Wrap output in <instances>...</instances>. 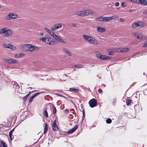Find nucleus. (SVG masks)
Returning <instances> with one entry per match:
<instances>
[{
  "label": "nucleus",
  "instance_id": "1",
  "mask_svg": "<svg viewBox=\"0 0 147 147\" xmlns=\"http://www.w3.org/2000/svg\"><path fill=\"white\" fill-rule=\"evenodd\" d=\"M34 46H32L30 44L25 45L23 46L24 50L26 51H32L34 50Z\"/></svg>",
  "mask_w": 147,
  "mask_h": 147
},
{
  "label": "nucleus",
  "instance_id": "2",
  "mask_svg": "<svg viewBox=\"0 0 147 147\" xmlns=\"http://www.w3.org/2000/svg\"><path fill=\"white\" fill-rule=\"evenodd\" d=\"M89 106L91 108H93L97 105V100L95 98L91 99L88 102Z\"/></svg>",
  "mask_w": 147,
  "mask_h": 147
},
{
  "label": "nucleus",
  "instance_id": "3",
  "mask_svg": "<svg viewBox=\"0 0 147 147\" xmlns=\"http://www.w3.org/2000/svg\"><path fill=\"white\" fill-rule=\"evenodd\" d=\"M17 18V16L15 14L10 13L5 17V19L8 20L12 19H16Z\"/></svg>",
  "mask_w": 147,
  "mask_h": 147
},
{
  "label": "nucleus",
  "instance_id": "4",
  "mask_svg": "<svg viewBox=\"0 0 147 147\" xmlns=\"http://www.w3.org/2000/svg\"><path fill=\"white\" fill-rule=\"evenodd\" d=\"M3 61L4 62L9 64L18 63H19L18 61L12 59H4Z\"/></svg>",
  "mask_w": 147,
  "mask_h": 147
},
{
  "label": "nucleus",
  "instance_id": "5",
  "mask_svg": "<svg viewBox=\"0 0 147 147\" xmlns=\"http://www.w3.org/2000/svg\"><path fill=\"white\" fill-rule=\"evenodd\" d=\"M2 46L5 48H8L13 50L16 49L15 47L10 43L8 44L4 43L2 45Z\"/></svg>",
  "mask_w": 147,
  "mask_h": 147
},
{
  "label": "nucleus",
  "instance_id": "6",
  "mask_svg": "<svg viewBox=\"0 0 147 147\" xmlns=\"http://www.w3.org/2000/svg\"><path fill=\"white\" fill-rule=\"evenodd\" d=\"M88 42L94 45H98L99 44L98 42L94 38L91 36L88 41Z\"/></svg>",
  "mask_w": 147,
  "mask_h": 147
},
{
  "label": "nucleus",
  "instance_id": "7",
  "mask_svg": "<svg viewBox=\"0 0 147 147\" xmlns=\"http://www.w3.org/2000/svg\"><path fill=\"white\" fill-rule=\"evenodd\" d=\"M145 24L142 22H138L133 24H132V27L135 28L137 27H142L144 26Z\"/></svg>",
  "mask_w": 147,
  "mask_h": 147
},
{
  "label": "nucleus",
  "instance_id": "8",
  "mask_svg": "<svg viewBox=\"0 0 147 147\" xmlns=\"http://www.w3.org/2000/svg\"><path fill=\"white\" fill-rule=\"evenodd\" d=\"M107 17H105L103 16H101L99 17H96L95 18L96 21H99L103 22H107Z\"/></svg>",
  "mask_w": 147,
  "mask_h": 147
},
{
  "label": "nucleus",
  "instance_id": "9",
  "mask_svg": "<svg viewBox=\"0 0 147 147\" xmlns=\"http://www.w3.org/2000/svg\"><path fill=\"white\" fill-rule=\"evenodd\" d=\"M53 41L54 40L53 38L47 37L46 43L49 45H53L55 44V42Z\"/></svg>",
  "mask_w": 147,
  "mask_h": 147
},
{
  "label": "nucleus",
  "instance_id": "10",
  "mask_svg": "<svg viewBox=\"0 0 147 147\" xmlns=\"http://www.w3.org/2000/svg\"><path fill=\"white\" fill-rule=\"evenodd\" d=\"M78 127V126L77 125H75L74 127L71 129H70L67 132V135H69L74 131H75L76 129Z\"/></svg>",
  "mask_w": 147,
  "mask_h": 147
},
{
  "label": "nucleus",
  "instance_id": "11",
  "mask_svg": "<svg viewBox=\"0 0 147 147\" xmlns=\"http://www.w3.org/2000/svg\"><path fill=\"white\" fill-rule=\"evenodd\" d=\"M94 13L93 11L90 10H85L84 11L83 14L84 16H88L89 15L93 14Z\"/></svg>",
  "mask_w": 147,
  "mask_h": 147
},
{
  "label": "nucleus",
  "instance_id": "12",
  "mask_svg": "<svg viewBox=\"0 0 147 147\" xmlns=\"http://www.w3.org/2000/svg\"><path fill=\"white\" fill-rule=\"evenodd\" d=\"M52 127L54 131H56L58 130V127L57 126L56 121L55 120L52 123Z\"/></svg>",
  "mask_w": 147,
  "mask_h": 147
},
{
  "label": "nucleus",
  "instance_id": "13",
  "mask_svg": "<svg viewBox=\"0 0 147 147\" xmlns=\"http://www.w3.org/2000/svg\"><path fill=\"white\" fill-rule=\"evenodd\" d=\"M62 26V25L61 24H55L53 28H52V30L53 31H54L57 30L58 29L61 28Z\"/></svg>",
  "mask_w": 147,
  "mask_h": 147
},
{
  "label": "nucleus",
  "instance_id": "14",
  "mask_svg": "<svg viewBox=\"0 0 147 147\" xmlns=\"http://www.w3.org/2000/svg\"><path fill=\"white\" fill-rule=\"evenodd\" d=\"M100 56L99 57V59L101 60H105L109 59L111 58V57L106 56L104 55H100Z\"/></svg>",
  "mask_w": 147,
  "mask_h": 147
},
{
  "label": "nucleus",
  "instance_id": "15",
  "mask_svg": "<svg viewBox=\"0 0 147 147\" xmlns=\"http://www.w3.org/2000/svg\"><path fill=\"white\" fill-rule=\"evenodd\" d=\"M12 33V31L11 29H7L5 34H4V36H8L11 34Z\"/></svg>",
  "mask_w": 147,
  "mask_h": 147
},
{
  "label": "nucleus",
  "instance_id": "16",
  "mask_svg": "<svg viewBox=\"0 0 147 147\" xmlns=\"http://www.w3.org/2000/svg\"><path fill=\"white\" fill-rule=\"evenodd\" d=\"M97 30L98 32L101 33L104 32L106 30L105 28L100 26L98 27Z\"/></svg>",
  "mask_w": 147,
  "mask_h": 147
},
{
  "label": "nucleus",
  "instance_id": "17",
  "mask_svg": "<svg viewBox=\"0 0 147 147\" xmlns=\"http://www.w3.org/2000/svg\"><path fill=\"white\" fill-rule=\"evenodd\" d=\"M63 52L66 54L67 55L69 56H71V53L68 50L66 49H64L63 50Z\"/></svg>",
  "mask_w": 147,
  "mask_h": 147
},
{
  "label": "nucleus",
  "instance_id": "18",
  "mask_svg": "<svg viewBox=\"0 0 147 147\" xmlns=\"http://www.w3.org/2000/svg\"><path fill=\"white\" fill-rule=\"evenodd\" d=\"M25 55V54L24 53H20L17 54L15 55V57L16 58H19L21 57L24 56Z\"/></svg>",
  "mask_w": 147,
  "mask_h": 147
},
{
  "label": "nucleus",
  "instance_id": "19",
  "mask_svg": "<svg viewBox=\"0 0 147 147\" xmlns=\"http://www.w3.org/2000/svg\"><path fill=\"white\" fill-rule=\"evenodd\" d=\"M69 91L70 92H74L75 93H78L79 91V90L76 89L75 88H70L69 89Z\"/></svg>",
  "mask_w": 147,
  "mask_h": 147
},
{
  "label": "nucleus",
  "instance_id": "20",
  "mask_svg": "<svg viewBox=\"0 0 147 147\" xmlns=\"http://www.w3.org/2000/svg\"><path fill=\"white\" fill-rule=\"evenodd\" d=\"M75 15L82 17L84 16L83 13L82 11H80L76 12L75 14H74V15Z\"/></svg>",
  "mask_w": 147,
  "mask_h": 147
},
{
  "label": "nucleus",
  "instance_id": "21",
  "mask_svg": "<svg viewBox=\"0 0 147 147\" xmlns=\"http://www.w3.org/2000/svg\"><path fill=\"white\" fill-rule=\"evenodd\" d=\"M82 36L88 42L91 36L84 34Z\"/></svg>",
  "mask_w": 147,
  "mask_h": 147
},
{
  "label": "nucleus",
  "instance_id": "22",
  "mask_svg": "<svg viewBox=\"0 0 147 147\" xmlns=\"http://www.w3.org/2000/svg\"><path fill=\"white\" fill-rule=\"evenodd\" d=\"M7 28H5L1 29L0 30V34H5L6 32V30H7Z\"/></svg>",
  "mask_w": 147,
  "mask_h": 147
},
{
  "label": "nucleus",
  "instance_id": "23",
  "mask_svg": "<svg viewBox=\"0 0 147 147\" xmlns=\"http://www.w3.org/2000/svg\"><path fill=\"white\" fill-rule=\"evenodd\" d=\"M129 49L128 48H121V53H125L129 51Z\"/></svg>",
  "mask_w": 147,
  "mask_h": 147
},
{
  "label": "nucleus",
  "instance_id": "24",
  "mask_svg": "<svg viewBox=\"0 0 147 147\" xmlns=\"http://www.w3.org/2000/svg\"><path fill=\"white\" fill-rule=\"evenodd\" d=\"M135 36L138 39H141L142 37V35L140 33H136L134 34Z\"/></svg>",
  "mask_w": 147,
  "mask_h": 147
},
{
  "label": "nucleus",
  "instance_id": "25",
  "mask_svg": "<svg viewBox=\"0 0 147 147\" xmlns=\"http://www.w3.org/2000/svg\"><path fill=\"white\" fill-rule=\"evenodd\" d=\"M43 113L46 117H48V115L47 111V108H46L44 109V110L43 111Z\"/></svg>",
  "mask_w": 147,
  "mask_h": 147
},
{
  "label": "nucleus",
  "instance_id": "26",
  "mask_svg": "<svg viewBox=\"0 0 147 147\" xmlns=\"http://www.w3.org/2000/svg\"><path fill=\"white\" fill-rule=\"evenodd\" d=\"M132 102V100L131 99H127L126 100V105L127 106H129L131 103Z\"/></svg>",
  "mask_w": 147,
  "mask_h": 147
},
{
  "label": "nucleus",
  "instance_id": "27",
  "mask_svg": "<svg viewBox=\"0 0 147 147\" xmlns=\"http://www.w3.org/2000/svg\"><path fill=\"white\" fill-rule=\"evenodd\" d=\"M14 129H12L9 132V137H10V139L11 140H12V136L13 132L14 131Z\"/></svg>",
  "mask_w": 147,
  "mask_h": 147
},
{
  "label": "nucleus",
  "instance_id": "28",
  "mask_svg": "<svg viewBox=\"0 0 147 147\" xmlns=\"http://www.w3.org/2000/svg\"><path fill=\"white\" fill-rule=\"evenodd\" d=\"M48 130V125L47 124H45V128L44 134H45Z\"/></svg>",
  "mask_w": 147,
  "mask_h": 147
},
{
  "label": "nucleus",
  "instance_id": "29",
  "mask_svg": "<svg viewBox=\"0 0 147 147\" xmlns=\"http://www.w3.org/2000/svg\"><path fill=\"white\" fill-rule=\"evenodd\" d=\"M57 40L61 43H65V42L59 37Z\"/></svg>",
  "mask_w": 147,
  "mask_h": 147
},
{
  "label": "nucleus",
  "instance_id": "30",
  "mask_svg": "<svg viewBox=\"0 0 147 147\" xmlns=\"http://www.w3.org/2000/svg\"><path fill=\"white\" fill-rule=\"evenodd\" d=\"M31 93V92H30L29 93L27 94L26 96L23 98L22 100H24V101H25Z\"/></svg>",
  "mask_w": 147,
  "mask_h": 147
},
{
  "label": "nucleus",
  "instance_id": "31",
  "mask_svg": "<svg viewBox=\"0 0 147 147\" xmlns=\"http://www.w3.org/2000/svg\"><path fill=\"white\" fill-rule=\"evenodd\" d=\"M58 131L60 135H65V132L63 131L62 130L60 129H59Z\"/></svg>",
  "mask_w": 147,
  "mask_h": 147
},
{
  "label": "nucleus",
  "instance_id": "32",
  "mask_svg": "<svg viewBox=\"0 0 147 147\" xmlns=\"http://www.w3.org/2000/svg\"><path fill=\"white\" fill-rule=\"evenodd\" d=\"M45 92H37V93H35L33 95V96L34 97H36L37 96L40 94H42V93H43Z\"/></svg>",
  "mask_w": 147,
  "mask_h": 147
},
{
  "label": "nucleus",
  "instance_id": "33",
  "mask_svg": "<svg viewBox=\"0 0 147 147\" xmlns=\"http://www.w3.org/2000/svg\"><path fill=\"white\" fill-rule=\"evenodd\" d=\"M52 109L53 110V114H55L57 110L56 108L54 105H53Z\"/></svg>",
  "mask_w": 147,
  "mask_h": 147
},
{
  "label": "nucleus",
  "instance_id": "34",
  "mask_svg": "<svg viewBox=\"0 0 147 147\" xmlns=\"http://www.w3.org/2000/svg\"><path fill=\"white\" fill-rule=\"evenodd\" d=\"M96 55L97 56V57L98 58H99V57H100V55H101V53L98 52V51H96L95 52Z\"/></svg>",
  "mask_w": 147,
  "mask_h": 147
},
{
  "label": "nucleus",
  "instance_id": "35",
  "mask_svg": "<svg viewBox=\"0 0 147 147\" xmlns=\"http://www.w3.org/2000/svg\"><path fill=\"white\" fill-rule=\"evenodd\" d=\"M1 143L3 147H7V146L3 140H1Z\"/></svg>",
  "mask_w": 147,
  "mask_h": 147
},
{
  "label": "nucleus",
  "instance_id": "36",
  "mask_svg": "<svg viewBox=\"0 0 147 147\" xmlns=\"http://www.w3.org/2000/svg\"><path fill=\"white\" fill-rule=\"evenodd\" d=\"M142 0H135L134 3H136L142 4Z\"/></svg>",
  "mask_w": 147,
  "mask_h": 147
},
{
  "label": "nucleus",
  "instance_id": "37",
  "mask_svg": "<svg viewBox=\"0 0 147 147\" xmlns=\"http://www.w3.org/2000/svg\"><path fill=\"white\" fill-rule=\"evenodd\" d=\"M142 4L144 5H147V0H142Z\"/></svg>",
  "mask_w": 147,
  "mask_h": 147
},
{
  "label": "nucleus",
  "instance_id": "38",
  "mask_svg": "<svg viewBox=\"0 0 147 147\" xmlns=\"http://www.w3.org/2000/svg\"><path fill=\"white\" fill-rule=\"evenodd\" d=\"M112 122V120L111 119L108 118L107 119L106 121V122L108 124H110Z\"/></svg>",
  "mask_w": 147,
  "mask_h": 147
},
{
  "label": "nucleus",
  "instance_id": "39",
  "mask_svg": "<svg viewBox=\"0 0 147 147\" xmlns=\"http://www.w3.org/2000/svg\"><path fill=\"white\" fill-rule=\"evenodd\" d=\"M47 37H42L40 39V40H42V41H43V42H46V39H47Z\"/></svg>",
  "mask_w": 147,
  "mask_h": 147
},
{
  "label": "nucleus",
  "instance_id": "40",
  "mask_svg": "<svg viewBox=\"0 0 147 147\" xmlns=\"http://www.w3.org/2000/svg\"><path fill=\"white\" fill-rule=\"evenodd\" d=\"M107 22L109 21L110 20H112L113 19V16L110 17H107Z\"/></svg>",
  "mask_w": 147,
  "mask_h": 147
},
{
  "label": "nucleus",
  "instance_id": "41",
  "mask_svg": "<svg viewBox=\"0 0 147 147\" xmlns=\"http://www.w3.org/2000/svg\"><path fill=\"white\" fill-rule=\"evenodd\" d=\"M45 30L46 31L48 32L49 34H50V33H51V32L52 31L51 30H49V29L47 28H46V27H45Z\"/></svg>",
  "mask_w": 147,
  "mask_h": 147
},
{
  "label": "nucleus",
  "instance_id": "42",
  "mask_svg": "<svg viewBox=\"0 0 147 147\" xmlns=\"http://www.w3.org/2000/svg\"><path fill=\"white\" fill-rule=\"evenodd\" d=\"M34 98V97L33 96H31L30 97V99L29 100V102L30 103H31L33 99Z\"/></svg>",
  "mask_w": 147,
  "mask_h": 147
},
{
  "label": "nucleus",
  "instance_id": "43",
  "mask_svg": "<svg viewBox=\"0 0 147 147\" xmlns=\"http://www.w3.org/2000/svg\"><path fill=\"white\" fill-rule=\"evenodd\" d=\"M121 48H119L116 49L115 51L116 52L121 53Z\"/></svg>",
  "mask_w": 147,
  "mask_h": 147
},
{
  "label": "nucleus",
  "instance_id": "44",
  "mask_svg": "<svg viewBox=\"0 0 147 147\" xmlns=\"http://www.w3.org/2000/svg\"><path fill=\"white\" fill-rule=\"evenodd\" d=\"M82 66V65L81 64H76L74 66V67H81Z\"/></svg>",
  "mask_w": 147,
  "mask_h": 147
},
{
  "label": "nucleus",
  "instance_id": "45",
  "mask_svg": "<svg viewBox=\"0 0 147 147\" xmlns=\"http://www.w3.org/2000/svg\"><path fill=\"white\" fill-rule=\"evenodd\" d=\"M49 34H50L53 37H54V36L56 34L53 32L52 31Z\"/></svg>",
  "mask_w": 147,
  "mask_h": 147
},
{
  "label": "nucleus",
  "instance_id": "46",
  "mask_svg": "<svg viewBox=\"0 0 147 147\" xmlns=\"http://www.w3.org/2000/svg\"><path fill=\"white\" fill-rule=\"evenodd\" d=\"M14 84L16 85V88L17 89L19 88V86L16 82H14Z\"/></svg>",
  "mask_w": 147,
  "mask_h": 147
},
{
  "label": "nucleus",
  "instance_id": "47",
  "mask_svg": "<svg viewBox=\"0 0 147 147\" xmlns=\"http://www.w3.org/2000/svg\"><path fill=\"white\" fill-rule=\"evenodd\" d=\"M114 54V51H111L108 53V54L109 55H113Z\"/></svg>",
  "mask_w": 147,
  "mask_h": 147
},
{
  "label": "nucleus",
  "instance_id": "48",
  "mask_svg": "<svg viewBox=\"0 0 147 147\" xmlns=\"http://www.w3.org/2000/svg\"><path fill=\"white\" fill-rule=\"evenodd\" d=\"M59 36H57V35H56V34L55 35V36H54V37H53V38H54L56 40H57L58 38H59Z\"/></svg>",
  "mask_w": 147,
  "mask_h": 147
},
{
  "label": "nucleus",
  "instance_id": "49",
  "mask_svg": "<svg viewBox=\"0 0 147 147\" xmlns=\"http://www.w3.org/2000/svg\"><path fill=\"white\" fill-rule=\"evenodd\" d=\"M144 93L145 95H147V89L144 91Z\"/></svg>",
  "mask_w": 147,
  "mask_h": 147
},
{
  "label": "nucleus",
  "instance_id": "50",
  "mask_svg": "<svg viewBox=\"0 0 147 147\" xmlns=\"http://www.w3.org/2000/svg\"><path fill=\"white\" fill-rule=\"evenodd\" d=\"M144 47H147V41L144 43Z\"/></svg>",
  "mask_w": 147,
  "mask_h": 147
},
{
  "label": "nucleus",
  "instance_id": "51",
  "mask_svg": "<svg viewBox=\"0 0 147 147\" xmlns=\"http://www.w3.org/2000/svg\"><path fill=\"white\" fill-rule=\"evenodd\" d=\"M115 5L116 7L118 6L119 5V3L118 2L116 3Z\"/></svg>",
  "mask_w": 147,
  "mask_h": 147
},
{
  "label": "nucleus",
  "instance_id": "52",
  "mask_svg": "<svg viewBox=\"0 0 147 147\" xmlns=\"http://www.w3.org/2000/svg\"><path fill=\"white\" fill-rule=\"evenodd\" d=\"M98 92L100 93H102V90L100 89H99L98 90Z\"/></svg>",
  "mask_w": 147,
  "mask_h": 147
},
{
  "label": "nucleus",
  "instance_id": "53",
  "mask_svg": "<svg viewBox=\"0 0 147 147\" xmlns=\"http://www.w3.org/2000/svg\"><path fill=\"white\" fill-rule=\"evenodd\" d=\"M34 50H38L39 49L36 46H34Z\"/></svg>",
  "mask_w": 147,
  "mask_h": 147
},
{
  "label": "nucleus",
  "instance_id": "54",
  "mask_svg": "<svg viewBox=\"0 0 147 147\" xmlns=\"http://www.w3.org/2000/svg\"><path fill=\"white\" fill-rule=\"evenodd\" d=\"M71 25L73 27H75L76 26V24L75 23H72Z\"/></svg>",
  "mask_w": 147,
  "mask_h": 147
},
{
  "label": "nucleus",
  "instance_id": "55",
  "mask_svg": "<svg viewBox=\"0 0 147 147\" xmlns=\"http://www.w3.org/2000/svg\"><path fill=\"white\" fill-rule=\"evenodd\" d=\"M125 2H122L121 3V5L122 6H123V7H124L125 5H124V3H125Z\"/></svg>",
  "mask_w": 147,
  "mask_h": 147
},
{
  "label": "nucleus",
  "instance_id": "56",
  "mask_svg": "<svg viewBox=\"0 0 147 147\" xmlns=\"http://www.w3.org/2000/svg\"><path fill=\"white\" fill-rule=\"evenodd\" d=\"M65 112L67 113L69 112V110L67 109H66L65 110Z\"/></svg>",
  "mask_w": 147,
  "mask_h": 147
},
{
  "label": "nucleus",
  "instance_id": "57",
  "mask_svg": "<svg viewBox=\"0 0 147 147\" xmlns=\"http://www.w3.org/2000/svg\"><path fill=\"white\" fill-rule=\"evenodd\" d=\"M120 22H123L124 21V20L122 18H120Z\"/></svg>",
  "mask_w": 147,
  "mask_h": 147
},
{
  "label": "nucleus",
  "instance_id": "58",
  "mask_svg": "<svg viewBox=\"0 0 147 147\" xmlns=\"http://www.w3.org/2000/svg\"><path fill=\"white\" fill-rule=\"evenodd\" d=\"M82 113H83V115L84 116V115H85V113H84V109H83V110Z\"/></svg>",
  "mask_w": 147,
  "mask_h": 147
},
{
  "label": "nucleus",
  "instance_id": "59",
  "mask_svg": "<svg viewBox=\"0 0 147 147\" xmlns=\"http://www.w3.org/2000/svg\"><path fill=\"white\" fill-rule=\"evenodd\" d=\"M116 102V100H114L113 102V104H115Z\"/></svg>",
  "mask_w": 147,
  "mask_h": 147
},
{
  "label": "nucleus",
  "instance_id": "60",
  "mask_svg": "<svg viewBox=\"0 0 147 147\" xmlns=\"http://www.w3.org/2000/svg\"><path fill=\"white\" fill-rule=\"evenodd\" d=\"M84 117H85V116H84L83 115V116H82V121H83L84 120Z\"/></svg>",
  "mask_w": 147,
  "mask_h": 147
},
{
  "label": "nucleus",
  "instance_id": "61",
  "mask_svg": "<svg viewBox=\"0 0 147 147\" xmlns=\"http://www.w3.org/2000/svg\"><path fill=\"white\" fill-rule=\"evenodd\" d=\"M56 95H57L59 96H62V95L61 94H56Z\"/></svg>",
  "mask_w": 147,
  "mask_h": 147
},
{
  "label": "nucleus",
  "instance_id": "62",
  "mask_svg": "<svg viewBox=\"0 0 147 147\" xmlns=\"http://www.w3.org/2000/svg\"><path fill=\"white\" fill-rule=\"evenodd\" d=\"M144 14H147V10L145 11L144 12Z\"/></svg>",
  "mask_w": 147,
  "mask_h": 147
},
{
  "label": "nucleus",
  "instance_id": "63",
  "mask_svg": "<svg viewBox=\"0 0 147 147\" xmlns=\"http://www.w3.org/2000/svg\"><path fill=\"white\" fill-rule=\"evenodd\" d=\"M129 13H131L132 12V10H129Z\"/></svg>",
  "mask_w": 147,
  "mask_h": 147
},
{
  "label": "nucleus",
  "instance_id": "64",
  "mask_svg": "<svg viewBox=\"0 0 147 147\" xmlns=\"http://www.w3.org/2000/svg\"><path fill=\"white\" fill-rule=\"evenodd\" d=\"M88 90H89V91H90H90H91V90H90V88H88Z\"/></svg>",
  "mask_w": 147,
  "mask_h": 147
}]
</instances>
